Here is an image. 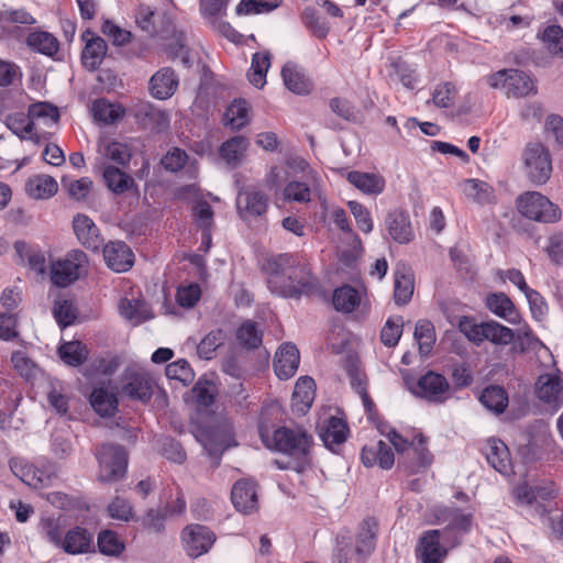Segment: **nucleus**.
<instances>
[{
	"label": "nucleus",
	"mask_w": 563,
	"mask_h": 563,
	"mask_svg": "<svg viewBox=\"0 0 563 563\" xmlns=\"http://www.w3.org/2000/svg\"><path fill=\"white\" fill-rule=\"evenodd\" d=\"M7 126L10 131H12L20 139H30L33 132V122L27 114L24 113H13L8 115L7 118Z\"/></svg>",
	"instance_id": "nucleus-56"
},
{
	"label": "nucleus",
	"mask_w": 563,
	"mask_h": 563,
	"mask_svg": "<svg viewBox=\"0 0 563 563\" xmlns=\"http://www.w3.org/2000/svg\"><path fill=\"white\" fill-rule=\"evenodd\" d=\"M57 190V181L48 175H34L25 183V191L33 199H49Z\"/></svg>",
	"instance_id": "nucleus-33"
},
{
	"label": "nucleus",
	"mask_w": 563,
	"mask_h": 563,
	"mask_svg": "<svg viewBox=\"0 0 563 563\" xmlns=\"http://www.w3.org/2000/svg\"><path fill=\"white\" fill-rule=\"evenodd\" d=\"M166 518L167 516L163 508H150L142 518L136 520L141 521L144 529L154 533H161L165 529Z\"/></svg>",
	"instance_id": "nucleus-59"
},
{
	"label": "nucleus",
	"mask_w": 563,
	"mask_h": 563,
	"mask_svg": "<svg viewBox=\"0 0 563 563\" xmlns=\"http://www.w3.org/2000/svg\"><path fill=\"white\" fill-rule=\"evenodd\" d=\"M406 383L412 394L429 401L443 402L449 395V382L443 375L433 371L427 372L413 385H410L409 380Z\"/></svg>",
	"instance_id": "nucleus-11"
},
{
	"label": "nucleus",
	"mask_w": 563,
	"mask_h": 563,
	"mask_svg": "<svg viewBox=\"0 0 563 563\" xmlns=\"http://www.w3.org/2000/svg\"><path fill=\"white\" fill-rule=\"evenodd\" d=\"M91 542L92 537L86 529L75 527L64 536V551L69 554L86 553Z\"/></svg>",
	"instance_id": "nucleus-38"
},
{
	"label": "nucleus",
	"mask_w": 563,
	"mask_h": 563,
	"mask_svg": "<svg viewBox=\"0 0 563 563\" xmlns=\"http://www.w3.org/2000/svg\"><path fill=\"white\" fill-rule=\"evenodd\" d=\"M119 310L120 314L134 325L154 318L148 303L140 299H121Z\"/></svg>",
	"instance_id": "nucleus-30"
},
{
	"label": "nucleus",
	"mask_w": 563,
	"mask_h": 563,
	"mask_svg": "<svg viewBox=\"0 0 563 563\" xmlns=\"http://www.w3.org/2000/svg\"><path fill=\"white\" fill-rule=\"evenodd\" d=\"M88 257L80 250H73L51 266V280L57 287H67L87 273Z\"/></svg>",
	"instance_id": "nucleus-9"
},
{
	"label": "nucleus",
	"mask_w": 563,
	"mask_h": 563,
	"mask_svg": "<svg viewBox=\"0 0 563 563\" xmlns=\"http://www.w3.org/2000/svg\"><path fill=\"white\" fill-rule=\"evenodd\" d=\"M258 434L263 444L272 451L289 456L301 457L308 453L310 438L305 431L280 427L271 434L263 423L258 426Z\"/></svg>",
	"instance_id": "nucleus-3"
},
{
	"label": "nucleus",
	"mask_w": 563,
	"mask_h": 563,
	"mask_svg": "<svg viewBox=\"0 0 563 563\" xmlns=\"http://www.w3.org/2000/svg\"><path fill=\"white\" fill-rule=\"evenodd\" d=\"M236 339L242 346L253 350L262 344L263 335L257 329L256 323L247 320L239 328Z\"/></svg>",
	"instance_id": "nucleus-51"
},
{
	"label": "nucleus",
	"mask_w": 563,
	"mask_h": 563,
	"mask_svg": "<svg viewBox=\"0 0 563 563\" xmlns=\"http://www.w3.org/2000/svg\"><path fill=\"white\" fill-rule=\"evenodd\" d=\"M181 539L186 553L191 558H198L211 549L216 534L206 526L189 525L184 528Z\"/></svg>",
	"instance_id": "nucleus-13"
},
{
	"label": "nucleus",
	"mask_w": 563,
	"mask_h": 563,
	"mask_svg": "<svg viewBox=\"0 0 563 563\" xmlns=\"http://www.w3.org/2000/svg\"><path fill=\"white\" fill-rule=\"evenodd\" d=\"M385 225L391 239L397 243L406 244L413 239L409 214L404 210L389 211L385 219Z\"/></svg>",
	"instance_id": "nucleus-19"
},
{
	"label": "nucleus",
	"mask_w": 563,
	"mask_h": 563,
	"mask_svg": "<svg viewBox=\"0 0 563 563\" xmlns=\"http://www.w3.org/2000/svg\"><path fill=\"white\" fill-rule=\"evenodd\" d=\"M178 76L170 67H163L157 70L150 80L151 95L158 100L170 98L177 90Z\"/></svg>",
	"instance_id": "nucleus-20"
},
{
	"label": "nucleus",
	"mask_w": 563,
	"mask_h": 563,
	"mask_svg": "<svg viewBox=\"0 0 563 563\" xmlns=\"http://www.w3.org/2000/svg\"><path fill=\"white\" fill-rule=\"evenodd\" d=\"M36 20L25 9L5 7L0 11V40H5L11 33L12 24H34Z\"/></svg>",
	"instance_id": "nucleus-35"
},
{
	"label": "nucleus",
	"mask_w": 563,
	"mask_h": 563,
	"mask_svg": "<svg viewBox=\"0 0 563 563\" xmlns=\"http://www.w3.org/2000/svg\"><path fill=\"white\" fill-rule=\"evenodd\" d=\"M346 179L360 191L369 196H377L382 194L386 186L385 178L375 173L352 170L347 174Z\"/></svg>",
	"instance_id": "nucleus-27"
},
{
	"label": "nucleus",
	"mask_w": 563,
	"mask_h": 563,
	"mask_svg": "<svg viewBox=\"0 0 563 563\" xmlns=\"http://www.w3.org/2000/svg\"><path fill=\"white\" fill-rule=\"evenodd\" d=\"M302 23L318 38H324L330 30L325 21L321 20L317 10L312 8H306L302 12Z\"/></svg>",
	"instance_id": "nucleus-60"
},
{
	"label": "nucleus",
	"mask_w": 563,
	"mask_h": 563,
	"mask_svg": "<svg viewBox=\"0 0 563 563\" xmlns=\"http://www.w3.org/2000/svg\"><path fill=\"white\" fill-rule=\"evenodd\" d=\"M314 399V380L309 376L297 379L292 393V408L299 413H306Z\"/></svg>",
	"instance_id": "nucleus-29"
},
{
	"label": "nucleus",
	"mask_w": 563,
	"mask_h": 563,
	"mask_svg": "<svg viewBox=\"0 0 563 563\" xmlns=\"http://www.w3.org/2000/svg\"><path fill=\"white\" fill-rule=\"evenodd\" d=\"M487 308L497 317L505 319L509 323H518L520 314L517 311L511 299L504 292L493 294L486 299Z\"/></svg>",
	"instance_id": "nucleus-32"
},
{
	"label": "nucleus",
	"mask_w": 563,
	"mask_h": 563,
	"mask_svg": "<svg viewBox=\"0 0 563 563\" xmlns=\"http://www.w3.org/2000/svg\"><path fill=\"white\" fill-rule=\"evenodd\" d=\"M122 394L131 399L146 402L153 394V382L146 374L128 373L122 385Z\"/></svg>",
	"instance_id": "nucleus-22"
},
{
	"label": "nucleus",
	"mask_w": 563,
	"mask_h": 563,
	"mask_svg": "<svg viewBox=\"0 0 563 563\" xmlns=\"http://www.w3.org/2000/svg\"><path fill=\"white\" fill-rule=\"evenodd\" d=\"M53 314L62 328L70 325L76 320V309L69 299H58L53 307Z\"/></svg>",
	"instance_id": "nucleus-58"
},
{
	"label": "nucleus",
	"mask_w": 563,
	"mask_h": 563,
	"mask_svg": "<svg viewBox=\"0 0 563 563\" xmlns=\"http://www.w3.org/2000/svg\"><path fill=\"white\" fill-rule=\"evenodd\" d=\"M563 379L558 374L540 375L536 383V395L539 400L558 410L563 404Z\"/></svg>",
	"instance_id": "nucleus-14"
},
{
	"label": "nucleus",
	"mask_w": 563,
	"mask_h": 563,
	"mask_svg": "<svg viewBox=\"0 0 563 563\" xmlns=\"http://www.w3.org/2000/svg\"><path fill=\"white\" fill-rule=\"evenodd\" d=\"M99 551L109 556H119L124 551V542L111 530H103L98 536Z\"/></svg>",
	"instance_id": "nucleus-52"
},
{
	"label": "nucleus",
	"mask_w": 563,
	"mask_h": 563,
	"mask_svg": "<svg viewBox=\"0 0 563 563\" xmlns=\"http://www.w3.org/2000/svg\"><path fill=\"white\" fill-rule=\"evenodd\" d=\"M10 468L16 477L33 488L47 487L56 474L55 464L45 459L30 463L24 459L13 457L10 460Z\"/></svg>",
	"instance_id": "nucleus-8"
},
{
	"label": "nucleus",
	"mask_w": 563,
	"mask_h": 563,
	"mask_svg": "<svg viewBox=\"0 0 563 563\" xmlns=\"http://www.w3.org/2000/svg\"><path fill=\"white\" fill-rule=\"evenodd\" d=\"M231 500L235 509L242 514H252L258 508L257 486L251 479L238 481L231 490Z\"/></svg>",
	"instance_id": "nucleus-15"
},
{
	"label": "nucleus",
	"mask_w": 563,
	"mask_h": 563,
	"mask_svg": "<svg viewBox=\"0 0 563 563\" xmlns=\"http://www.w3.org/2000/svg\"><path fill=\"white\" fill-rule=\"evenodd\" d=\"M31 120H41L45 124L57 123L59 120L58 108L49 102H35L29 107Z\"/></svg>",
	"instance_id": "nucleus-53"
},
{
	"label": "nucleus",
	"mask_w": 563,
	"mask_h": 563,
	"mask_svg": "<svg viewBox=\"0 0 563 563\" xmlns=\"http://www.w3.org/2000/svg\"><path fill=\"white\" fill-rule=\"evenodd\" d=\"M485 456L489 465L498 473L508 475L511 473V460L508 446L499 439L487 440Z\"/></svg>",
	"instance_id": "nucleus-23"
},
{
	"label": "nucleus",
	"mask_w": 563,
	"mask_h": 563,
	"mask_svg": "<svg viewBox=\"0 0 563 563\" xmlns=\"http://www.w3.org/2000/svg\"><path fill=\"white\" fill-rule=\"evenodd\" d=\"M95 455L99 463L98 481L114 483L122 479L128 467V454L122 445L104 443Z\"/></svg>",
	"instance_id": "nucleus-7"
},
{
	"label": "nucleus",
	"mask_w": 563,
	"mask_h": 563,
	"mask_svg": "<svg viewBox=\"0 0 563 563\" xmlns=\"http://www.w3.org/2000/svg\"><path fill=\"white\" fill-rule=\"evenodd\" d=\"M159 19L161 15L155 9L144 4L140 5L135 13L137 26L151 36L158 33Z\"/></svg>",
	"instance_id": "nucleus-48"
},
{
	"label": "nucleus",
	"mask_w": 563,
	"mask_h": 563,
	"mask_svg": "<svg viewBox=\"0 0 563 563\" xmlns=\"http://www.w3.org/2000/svg\"><path fill=\"white\" fill-rule=\"evenodd\" d=\"M101 31L115 46H123L130 43L132 38L130 31L120 27L110 20L102 23Z\"/></svg>",
	"instance_id": "nucleus-62"
},
{
	"label": "nucleus",
	"mask_w": 563,
	"mask_h": 563,
	"mask_svg": "<svg viewBox=\"0 0 563 563\" xmlns=\"http://www.w3.org/2000/svg\"><path fill=\"white\" fill-rule=\"evenodd\" d=\"M125 110L119 103H112L104 98L97 99L92 104V114L96 121L113 124L121 119Z\"/></svg>",
	"instance_id": "nucleus-39"
},
{
	"label": "nucleus",
	"mask_w": 563,
	"mask_h": 563,
	"mask_svg": "<svg viewBox=\"0 0 563 563\" xmlns=\"http://www.w3.org/2000/svg\"><path fill=\"white\" fill-rule=\"evenodd\" d=\"M268 289L284 298L309 296L318 288L308 263L297 254L284 253L267 258L263 264Z\"/></svg>",
	"instance_id": "nucleus-1"
},
{
	"label": "nucleus",
	"mask_w": 563,
	"mask_h": 563,
	"mask_svg": "<svg viewBox=\"0 0 563 563\" xmlns=\"http://www.w3.org/2000/svg\"><path fill=\"white\" fill-rule=\"evenodd\" d=\"M309 179L311 187L305 181L292 180L289 181L283 189V198L287 202L307 203L311 200L312 190H317L319 186L320 176L318 173L310 170Z\"/></svg>",
	"instance_id": "nucleus-25"
},
{
	"label": "nucleus",
	"mask_w": 563,
	"mask_h": 563,
	"mask_svg": "<svg viewBox=\"0 0 563 563\" xmlns=\"http://www.w3.org/2000/svg\"><path fill=\"white\" fill-rule=\"evenodd\" d=\"M102 177L107 188L117 196L123 195L132 189L136 190L134 179L119 167L112 165L104 166Z\"/></svg>",
	"instance_id": "nucleus-28"
},
{
	"label": "nucleus",
	"mask_w": 563,
	"mask_h": 563,
	"mask_svg": "<svg viewBox=\"0 0 563 563\" xmlns=\"http://www.w3.org/2000/svg\"><path fill=\"white\" fill-rule=\"evenodd\" d=\"M107 266L117 273L128 272L134 264L132 250L122 241L109 242L103 246Z\"/></svg>",
	"instance_id": "nucleus-16"
},
{
	"label": "nucleus",
	"mask_w": 563,
	"mask_h": 563,
	"mask_svg": "<svg viewBox=\"0 0 563 563\" xmlns=\"http://www.w3.org/2000/svg\"><path fill=\"white\" fill-rule=\"evenodd\" d=\"M332 302L335 310L350 313L358 307L361 297L354 287L345 285L334 290Z\"/></svg>",
	"instance_id": "nucleus-42"
},
{
	"label": "nucleus",
	"mask_w": 563,
	"mask_h": 563,
	"mask_svg": "<svg viewBox=\"0 0 563 563\" xmlns=\"http://www.w3.org/2000/svg\"><path fill=\"white\" fill-rule=\"evenodd\" d=\"M166 376L169 379H175L184 384H187L194 379V372L189 363L186 360L181 358L176 362L169 363L166 366Z\"/></svg>",
	"instance_id": "nucleus-63"
},
{
	"label": "nucleus",
	"mask_w": 563,
	"mask_h": 563,
	"mask_svg": "<svg viewBox=\"0 0 563 563\" xmlns=\"http://www.w3.org/2000/svg\"><path fill=\"white\" fill-rule=\"evenodd\" d=\"M479 401L489 411L500 415L508 406V394L506 389L499 385H489L483 389Z\"/></svg>",
	"instance_id": "nucleus-36"
},
{
	"label": "nucleus",
	"mask_w": 563,
	"mask_h": 563,
	"mask_svg": "<svg viewBox=\"0 0 563 563\" xmlns=\"http://www.w3.org/2000/svg\"><path fill=\"white\" fill-rule=\"evenodd\" d=\"M442 537V531L437 529L422 532L416 547V558L421 563H443L448 549L441 542Z\"/></svg>",
	"instance_id": "nucleus-12"
},
{
	"label": "nucleus",
	"mask_w": 563,
	"mask_h": 563,
	"mask_svg": "<svg viewBox=\"0 0 563 563\" xmlns=\"http://www.w3.org/2000/svg\"><path fill=\"white\" fill-rule=\"evenodd\" d=\"M544 134L553 141L554 150L563 148V118L560 114H549L544 122Z\"/></svg>",
	"instance_id": "nucleus-57"
},
{
	"label": "nucleus",
	"mask_w": 563,
	"mask_h": 563,
	"mask_svg": "<svg viewBox=\"0 0 563 563\" xmlns=\"http://www.w3.org/2000/svg\"><path fill=\"white\" fill-rule=\"evenodd\" d=\"M460 331L474 344L485 341V322L475 323L472 319L463 318L459 324Z\"/></svg>",
	"instance_id": "nucleus-64"
},
{
	"label": "nucleus",
	"mask_w": 563,
	"mask_h": 563,
	"mask_svg": "<svg viewBox=\"0 0 563 563\" xmlns=\"http://www.w3.org/2000/svg\"><path fill=\"white\" fill-rule=\"evenodd\" d=\"M402 333V319L400 317L389 318L380 332V340L386 346H395Z\"/></svg>",
	"instance_id": "nucleus-61"
},
{
	"label": "nucleus",
	"mask_w": 563,
	"mask_h": 563,
	"mask_svg": "<svg viewBox=\"0 0 563 563\" xmlns=\"http://www.w3.org/2000/svg\"><path fill=\"white\" fill-rule=\"evenodd\" d=\"M282 77L287 89L297 95H307L311 91V82L305 76L301 68L292 63H287L282 69Z\"/></svg>",
	"instance_id": "nucleus-34"
},
{
	"label": "nucleus",
	"mask_w": 563,
	"mask_h": 563,
	"mask_svg": "<svg viewBox=\"0 0 563 563\" xmlns=\"http://www.w3.org/2000/svg\"><path fill=\"white\" fill-rule=\"evenodd\" d=\"M319 433L324 445L331 451H334L335 446H339L346 441L349 427L343 419L330 417L322 426H320Z\"/></svg>",
	"instance_id": "nucleus-26"
},
{
	"label": "nucleus",
	"mask_w": 563,
	"mask_h": 563,
	"mask_svg": "<svg viewBox=\"0 0 563 563\" xmlns=\"http://www.w3.org/2000/svg\"><path fill=\"white\" fill-rule=\"evenodd\" d=\"M26 44L34 52L46 56H54L59 48L57 38L44 31L30 33L26 37Z\"/></svg>",
	"instance_id": "nucleus-41"
},
{
	"label": "nucleus",
	"mask_w": 563,
	"mask_h": 563,
	"mask_svg": "<svg viewBox=\"0 0 563 563\" xmlns=\"http://www.w3.org/2000/svg\"><path fill=\"white\" fill-rule=\"evenodd\" d=\"M249 103L245 100H234L225 110L223 123L232 130H240L249 122Z\"/></svg>",
	"instance_id": "nucleus-43"
},
{
	"label": "nucleus",
	"mask_w": 563,
	"mask_h": 563,
	"mask_svg": "<svg viewBox=\"0 0 563 563\" xmlns=\"http://www.w3.org/2000/svg\"><path fill=\"white\" fill-rule=\"evenodd\" d=\"M415 339L418 342L420 353L428 355L435 342L433 324L428 320H419L415 328Z\"/></svg>",
	"instance_id": "nucleus-49"
},
{
	"label": "nucleus",
	"mask_w": 563,
	"mask_h": 563,
	"mask_svg": "<svg viewBox=\"0 0 563 563\" xmlns=\"http://www.w3.org/2000/svg\"><path fill=\"white\" fill-rule=\"evenodd\" d=\"M518 212L540 223H555L561 219V209L547 196L538 191H526L516 201Z\"/></svg>",
	"instance_id": "nucleus-6"
},
{
	"label": "nucleus",
	"mask_w": 563,
	"mask_h": 563,
	"mask_svg": "<svg viewBox=\"0 0 563 563\" xmlns=\"http://www.w3.org/2000/svg\"><path fill=\"white\" fill-rule=\"evenodd\" d=\"M269 207L268 195L256 186L241 188L236 196V210L243 221L265 216Z\"/></svg>",
	"instance_id": "nucleus-10"
},
{
	"label": "nucleus",
	"mask_w": 563,
	"mask_h": 563,
	"mask_svg": "<svg viewBox=\"0 0 563 563\" xmlns=\"http://www.w3.org/2000/svg\"><path fill=\"white\" fill-rule=\"evenodd\" d=\"M249 146V140L244 136H234L224 142L220 147V156L228 164L241 162Z\"/></svg>",
	"instance_id": "nucleus-46"
},
{
	"label": "nucleus",
	"mask_w": 563,
	"mask_h": 563,
	"mask_svg": "<svg viewBox=\"0 0 563 563\" xmlns=\"http://www.w3.org/2000/svg\"><path fill=\"white\" fill-rule=\"evenodd\" d=\"M300 354L292 343L282 344L275 353L274 371L279 379L291 378L299 366Z\"/></svg>",
	"instance_id": "nucleus-18"
},
{
	"label": "nucleus",
	"mask_w": 563,
	"mask_h": 563,
	"mask_svg": "<svg viewBox=\"0 0 563 563\" xmlns=\"http://www.w3.org/2000/svg\"><path fill=\"white\" fill-rule=\"evenodd\" d=\"M227 335L223 330L210 331L198 344L197 353L201 358L211 360L216 351L224 344Z\"/></svg>",
	"instance_id": "nucleus-47"
},
{
	"label": "nucleus",
	"mask_w": 563,
	"mask_h": 563,
	"mask_svg": "<svg viewBox=\"0 0 563 563\" xmlns=\"http://www.w3.org/2000/svg\"><path fill=\"white\" fill-rule=\"evenodd\" d=\"M547 49L556 57L563 58V27L558 24L547 26L541 35Z\"/></svg>",
	"instance_id": "nucleus-50"
},
{
	"label": "nucleus",
	"mask_w": 563,
	"mask_h": 563,
	"mask_svg": "<svg viewBox=\"0 0 563 563\" xmlns=\"http://www.w3.org/2000/svg\"><path fill=\"white\" fill-rule=\"evenodd\" d=\"M73 227L78 241L87 249L98 251L103 239L96 223L85 214H78L74 218Z\"/></svg>",
	"instance_id": "nucleus-21"
},
{
	"label": "nucleus",
	"mask_w": 563,
	"mask_h": 563,
	"mask_svg": "<svg viewBox=\"0 0 563 563\" xmlns=\"http://www.w3.org/2000/svg\"><path fill=\"white\" fill-rule=\"evenodd\" d=\"M460 188L465 197L477 203L483 205L489 202L490 200L492 188L487 183L483 180L475 178L464 179L460 184Z\"/></svg>",
	"instance_id": "nucleus-44"
},
{
	"label": "nucleus",
	"mask_w": 563,
	"mask_h": 563,
	"mask_svg": "<svg viewBox=\"0 0 563 563\" xmlns=\"http://www.w3.org/2000/svg\"><path fill=\"white\" fill-rule=\"evenodd\" d=\"M413 275L405 265H397L395 269L394 299L397 305L407 303L413 294Z\"/></svg>",
	"instance_id": "nucleus-31"
},
{
	"label": "nucleus",
	"mask_w": 563,
	"mask_h": 563,
	"mask_svg": "<svg viewBox=\"0 0 563 563\" xmlns=\"http://www.w3.org/2000/svg\"><path fill=\"white\" fill-rule=\"evenodd\" d=\"M493 89H501L510 98H525L537 93L532 78L520 69H501L485 77Z\"/></svg>",
	"instance_id": "nucleus-5"
},
{
	"label": "nucleus",
	"mask_w": 563,
	"mask_h": 563,
	"mask_svg": "<svg viewBox=\"0 0 563 563\" xmlns=\"http://www.w3.org/2000/svg\"><path fill=\"white\" fill-rule=\"evenodd\" d=\"M280 2V0H241L235 12L238 15L266 13L278 8Z\"/></svg>",
	"instance_id": "nucleus-55"
},
{
	"label": "nucleus",
	"mask_w": 563,
	"mask_h": 563,
	"mask_svg": "<svg viewBox=\"0 0 563 563\" xmlns=\"http://www.w3.org/2000/svg\"><path fill=\"white\" fill-rule=\"evenodd\" d=\"M58 355L65 364L76 367L87 360L88 351L86 345L81 342L70 341L59 346Z\"/></svg>",
	"instance_id": "nucleus-45"
},
{
	"label": "nucleus",
	"mask_w": 563,
	"mask_h": 563,
	"mask_svg": "<svg viewBox=\"0 0 563 563\" xmlns=\"http://www.w3.org/2000/svg\"><path fill=\"white\" fill-rule=\"evenodd\" d=\"M86 45L81 53V62L84 67L89 71H95L102 63L107 54L106 41L87 30L81 35Z\"/></svg>",
	"instance_id": "nucleus-17"
},
{
	"label": "nucleus",
	"mask_w": 563,
	"mask_h": 563,
	"mask_svg": "<svg viewBox=\"0 0 563 563\" xmlns=\"http://www.w3.org/2000/svg\"><path fill=\"white\" fill-rule=\"evenodd\" d=\"M90 405L101 417H111L118 408L117 396L104 387L95 388L90 395Z\"/></svg>",
	"instance_id": "nucleus-37"
},
{
	"label": "nucleus",
	"mask_w": 563,
	"mask_h": 563,
	"mask_svg": "<svg viewBox=\"0 0 563 563\" xmlns=\"http://www.w3.org/2000/svg\"><path fill=\"white\" fill-rule=\"evenodd\" d=\"M377 523L373 518L362 521L355 536V553L360 562L374 551L376 543Z\"/></svg>",
	"instance_id": "nucleus-24"
},
{
	"label": "nucleus",
	"mask_w": 563,
	"mask_h": 563,
	"mask_svg": "<svg viewBox=\"0 0 563 563\" xmlns=\"http://www.w3.org/2000/svg\"><path fill=\"white\" fill-rule=\"evenodd\" d=\"M398 453V468L408 475L424 473L433 462V455L427 446V438L421 432L402 435L395 429L386 434Z\"/></svg>",
	"instance_id": "nucleus-2"
},
{
	"label": "nucleus",
	"mask_w": 563,
	"mask_h": 563,
	"mask_svg": "<svg viewBox=\"0 0 563 563\" xmlns=\"http://www.w3.org/2000/svg\"><path fill=\"white\" fill-rule=\"evenodd\" d=\"M521 161L527 178L536 186L547 184L552 174V158L549 148L539 141L528 142Z\"/></svg>",
	"instance_id": "nucleus-4"
},
{
	"label": "nucleus",
	"mask_w": 563,
	"mask_h": 563,
	"mask_svg": "<svg viewBox=\"0 0 563 563\" xmlns=\"http://www.w3.org/2000/svg\"><path fill=\"white\" fill-rule=\"evenodd\" d=\"M514 340V332L496 321L485 322V341L498 345H507Z\"/></svg>",
	"instance_id": "nucleus-54"
},
{
	"label": "nucleus",
	"mask_w": 563,
	"mask_h": 563,
	"mask_svg": "<svg viewBox=\"0 0 563 563\" xmlns=\"http://www.w3.org/2000/svg\"><path fill=\"white\" fill-rule=\"evenodd\" d=\"M271 67V55L268 52L255 53L247 71L249 81L256 88H263L266 84V74Z\"/></svg>",
	"instance_id": "nucleus-40"
}]
</instances>
